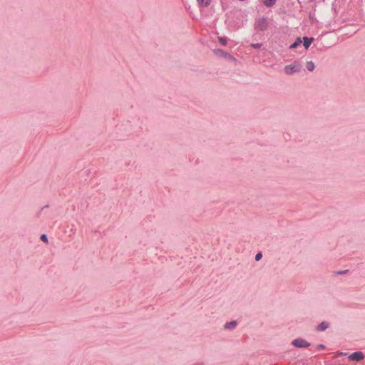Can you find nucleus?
Here are the masks:
<instances>
[{
	"label": "nucleus",
	"mask_w": 365,
	"mask_h": 365,
	"mask_svg": "<svg viewBox=\"0 0 365 365\" xmlns=\"http://www.w3.org/2000/svg\"><path fill=\"white\" fill-rule=\"evenodd\" d=\"M284 72L287 75H292L294 73L300 72L302 70V65L297 61H294L293 63L284 66Z\"/></svg>",
	"instance_id": "1"
},
{
	"label": "nucleus",
	"mask_w": 365,
	"mask_h": 365,
	"mask_svg": "<svg viewBox=\"0 0 365 365\" xmlns=\"http://www.w3.org/2000/svg\"><path fill=\"white\" fill-rule=\"evenodd\" d=\"M255 27L256 29L261 31H266L268 28L267 18L263 16L257 19L255 21Z\"/></svg>",
	"instance_id": "2"
},
{
	"label": "nucleus",
	"mask_w": 365,
	"mask_h": 365,
	"mask_svg": "<svg viewBox=\"0 0 365 365\" xmlns=\"http://www.w3.org/2000/svg\"><path fill=\"white\" fill-rule=\"evenodd\" d=\"M292 344L297 348H307L310 346V344L302 338L294 339Z\"/></svg>",
	"instance_id": "3"
},
{
	"label": "nucleus",
	"mask_w": 365,
	"mask_h": 365,
	"mask_svg": "<svg viewBox=\"0 0 365 365\" xmlns=\"http://www.w3.org/2000/svg\"><path fill=\"white\" fill-rule=\"evenodd\" d=\"M213 52L217 56L222 57L224 58H227V59L231 60V61H235V60L234 56H232L231 54H230L229 53L225 51L222 49L215 48V49L213 50Z\"/></svg>",
	"instance_id": "4"
},
{
	"label": "nucleus",
	"mask_w": 365,
	"mask_h": 365,
	"mask_svg": "<svg viewBox=\"0 0 365 365\" xmlns=\"http://www.w3.org/2000/svg\"><path fill=\"white\" fill-rule=\"evenodd\" d=\"M349 358L355 361H359L364 358V354L362 351H355L352 354H351L349 356Z\"/></svg>",
	"instance_id": "5"
},
{
	"label": "nucleus",
	"mask_w": 365,
	"mask_h": 365,
	"mask_svg": "<svg viewBox=\"0 0 365 365\" xmlns=\"http://www.w3.org/2000/svg\"><path fill=\"white\" fill-rule=\"evenodd\" d=\"M314 40V38L313 37L304 36L302 38V43H303L304 48L307 50Z\"/></svg>",
	"instance_id": "6"
},
{
	"label": "nucleus",
	"mask_w": 365,
	"mask_h": 365,
	"mask_svg": "<svg viewBox=\"0 0 365 365\" xmlns=\"http://www.w3.org/2000/svg\"><path fill=\"white\" fill-rule=\"evenodd\" d=\"M329 327V324L326 322H321L316 328L317 331H324Z\"/></svg>",
	"instance_id": "7"
},
{
	"label": "nucleus",
	"mask_w": 365,
	"mask_h": 365,
	"mask_svg": "<svg viewBox=\"0 0 365 365\" xmlns=\"http://www.w3.org/2000/svg\"><path fill=\"white\" fill-rule=\"evenodd\" d=\"M237 323L236 321H231L229 322H226L224 326V328H225V329L232 330V329H235L237 327Z\"/></svg>",
	"instance_id": "8"
},
{
	"label": "nucleus",
	"mask_w": 365,
	"mask_h": 365,
	"mask_svg": "<svg viewBox=\"0 0 365 365\" xmlns=\"http://www.w3.org/2000/svg\"><path fill=\"white\" fill-rule=\"evenodd\" d=\"M200 6L207 7L211 2V0H197Z\"/></svg>",
	"instance_id": "9"
},
{
	"label": "nucleus",
	"mask_w": 365,
	"mask_h": 365,
	"mask_svg": "<svg viewBox=\"0 0 365 365\" xmlns=\"http://www.w3.org/2000/svg\"><path fill=\"white\" fill-rule=\"evenodd\" d=\"M263 4L267 7H272L275 4L277 0H262Z\"/></svg>",
	"instance_id": "10"
},
{
	"label": "nucleus",
	"mask_w": 365,
	"mask_h": 365,
	"mask_svg": "<svg viewBox=\"0 0 365 365\" xmlns=\"http://www.w3.org/2000/svg\"><path fill=\"white\" fill-rule=\"evenodd\" d=\"M302 39L300 38H297V40L289 46V48L292 49L296 48L299 45L302 43Z\"/></svg>",
	"instance_id": "11"
},
{
	"label": "nucleus",
	"mask_w": 365,
	"mask_h": 365,
	"mask_svg": "<svg viewBox=\"0 0 365 365\" xmlns=\"http://www.w3.org/2000/svg\"><path fill=\"white\" fill-rule=\"evenodd\" d=\"M307 69L309 71H313L315 68V65H314V63L313 61H308L307 63Z\"/></svg>",
	"instance_id": "12"
},
{
	"label": "nucleus",
	"mask_w": 365,
	"mask_h": 365,
	"mask_svg": "<svg viewBox=\"0 0 365 365\" xmlns=\"http://www.w3.org/2000/svg\"><path fill=\"white\" fill-rule=\"evenodd\" d=\"M218 41L222 46H226L227 44V38L225 36H219Z\"/></svg>",
	"instance_id": "13"
},
{
	"label": "nucleus",
	"mask_w": 365,
	"mask_h": 365,
	"mask_svg": "<svg viewBox=\"0 0 365 365\" xmlns=\"http://www.w3.org/2000/svg\"><path fill=\"white\" fill-rule=\"evenodd\" d=\"M40 239L41 241H43L46 243H48V236L46 234H42L40 237Z\"/></svg>",
	"instance_id": "14"
},
{
	"label": "nucleus",
	"mask_w": 365,
	"mask_h": 365,
	"mask_svg": "<svg viewBox=\"0 0 365 365\" xmlns=\"http://www.w3.org/2000/svg\"><path fill=\"white\" fill-rule=\"evenodd\" d=\"M349 272V269L340 270V271L335 272V274H338V275H344V274H347Z\"/></svg>",
	"instance_id": "15"
},
{
	"label": "nucleus",
	"mask_w": 365,
	"mask_h": 365,
	"mask_svg": "<svg viewBox=\"0 0 365 365\" xmlns=\"http://www.w3.org/2000/svg\"><path fill=\"white\" fill-rule=\"evenodd\" d=\"M250 46L253 48L258 49V48H260L262 47V43H252Z\"/></svg>",
	"instance_id": "16"
},
{
	"label": "nucleus",
	"mask_w": 365,
	"mask_h": 365,
	"mask_svg": "<svg viewBox=\"0 0 365 365\" xmlns=\"http://www.w3.org/2000/svg\"><path fill=\"white\" fill-rule=\"evenodd\" d=\"M262 257V252H257L255 255V260L259 261Z\"/></svg>",
	"instance_id": "17"
},
{
	"label": "nucleus",
	"mask_w": 365,
	"mask_h": 365,
	"mask_svg": "<svg viewBox=\"0 0 365 365\" xmlns=\"http://www.w3.org/2000/svg\"><path fill=\"white\" fill-rule=\"evenodd\" d=\"M317 349H319V350H323V349H325V346H324V344H318V345L317 346Z\"/></svg>",
	"instance_id": "18"
},
{
	"label": "nucleus",
	"mask_w": 365,
	"mask_h": 365,
	"mask_svg": "<svg viewBox=\"0 0 365 365\" xmlns=\"http://www.w3.org/2000/svg\"><path fill=\"white\" fill-rule=\"evenodd\" d=\"M47 207H48V205H45V206H43V207L41 208V210H40V211L36 214L37 217H39V216H40V215H41V212H42V210H43L45 208H47Z\"/></svg>",
	"instance_id": "19"
}]
</instances>
